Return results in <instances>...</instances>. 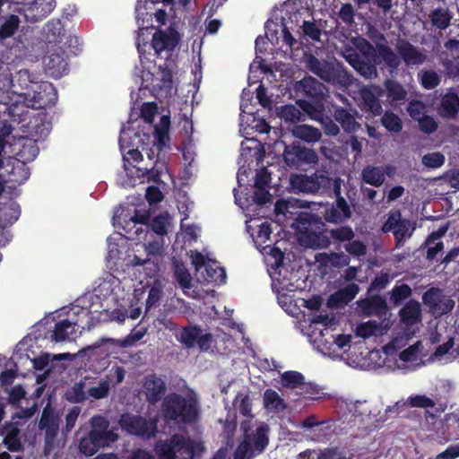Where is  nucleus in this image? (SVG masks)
<instances>
[{"mask_svg": "<svg viewBox=\"0 0 459 459\" xmlns=\"http://www.w3.org/2000/svg\"><path fill=\"white\" fill-rule=\"evenodd\" d=\"M355 12L351 4L347 3L342 5L338 17L342 20L345 24L351 25L354 22Z\"/></svg>", "mask_w": 459, "mask_h": 459, "instance_id": "64", "label": "nucleus"}, {"mask_svg": "<svg viewBox=\"0 0 459 459\" xmlns=\"http://www.w3.org/2000/svg\"><path fill=\"white\" fill-rule=\"evenodd\" d=\"M299 394L306 400H318L323 398L325 394L319 385L304 381L299 388Z\"/></svg>", "mask_w": 459, "mask_h": 459, "instance_id": "42", "label": "nucleus"}, {"mask_svg": "<svg viewBox=\"0 0 459 459\" xmlns=\"http://www.w3.org/2000/svg\"><path fill=\"white\" fill-rule=\"evenodd\" d=\"M143 389L146 400L150 404H156L166 391L165 382L156 374H150L144 377Z\"/></svg>", "mask_w": 459, "mask_h": 459, "instance_id": "18", "label": "nucleus"}, {"mask_svg": "<svg viewBox=\"0 0 459 459\" xmlns=\"http://www.w3.org/2000/svg\"><path fill=\"white\" fill-rule=\"evenodd\" d=\"M295 134L298 137L307 143L318 142L322 136L319 129L307 125L297 126Z\"/></svg>", "mask_w": 459, "mask_h": 459, "instance_id": "38", "label": "nucleus"}, {"mask_svg": "<svg viewBox=\"0 0 459 459\" xmlns=\"http://www.w3.org/2000/svg\"><path fill=\"white\" fill-rule=\"evenodd\" d=\"M44 65L46 73L56 79L62 77L69 70L65 52L61 48L45 56Z\"/></svg>", "mask_w": 459, "mask_h": 459, "instance_id": "17", "label": "nucleus"}, {"mask_svg": "<svg viewBox=\"0 0 459 459\" xmlns=\"http://www.w3.org/2000/svg\"><path fill=\"white\" fill-rule=\"evenodd\" d=\"M340 178H335L332 186L333 192L336 196L335 202L325 206L323 216L325 220L331 223L340 224L351 217V210L346 199L341 195Z\"/></svg>", "mask_w": 459, "mask_h": 459, "instance_id": "11", "label": "nucleus"}, {"mask_svg": "<svg viewBox=\"0 0 459 459\" xmlns=\"http://www.w3.org/2000/svg\"><path fill=\"white\" fill-rule=\"evenodd\" d=\"M386 97L392 101H401L407 98V91L397 81L386 79L384 82Z\"/></svg>", "mask_w": 459, "mask_h": 459, "instance_id": "31", "label": "nucleus"}, {"mask_svg": "<svg viewBox=\"0 0 459 459\" xmlns=\"http://www.w3.org/2000/svg\"><path fill=\"white\" fill-rule=\"evenodd\" d=\"M306 67L321 80L334 86L348 87L352 83L353 77L346 67L337 60H319L311 53H305Z\"/></svg>", "mask_w": 459, "mask_h": 459, "instance_id": "4", "label": "nucleus"}, {"mask_svg": "<svg viewBox=\"0 0 459 459\" xmlns=\"http://www.w3.org/2000/svg\"><path fill=\"white\" fill-rule=\"evenodd\" d=\"M363 309L368 316L375 315L381 317L387 312V304L383 297L376 295L366 301Z\"/></svg>", "mask_w": 459, "mask_h": 459, "instance_id": "27", "label": "nucleus"}, {"mask_svg": "<svg viewBox=\"0 0 459 459\" xmlns=\"http://www.w3.org/2000/svg\"><path fill=\"white\" fill-rule=\"evenodd\" d=\"M24 100L28 101V106L35 108L46 109L56 105L57 101V92L55 86L48 82H39L32 84L31 91L20 93Z\"/></svg>", "mask_w": 459, "mask_h": 459, "instance_id": "10", "label": "nucleus"}, {"mask_svg": "<svg viewBox=\"0 0 459 459\" xmlns=\"http://www.w3.org/2000/svg\"><path fill=\"white\" fill-rule=\"evenodd\" d=\"M358 49L360 54H350L346 56V61L365 79L377 78V66L382 63L392 72L397 70L401 65L397 55L385 44L377 43L374 47L369 41L363 39Z\"/></svg>", "mask_w": 459, "mask_h": 459, "instance_id": "1", "label": "nucleus"}, {"mask_svg": "<svg viewBox=\"0 0 459 459\" xmlns=\"http://www.w3.org/2000/svg\"><path fill=\"white\" fill-rule=\"evenodd\" d=\"M283 160L290 168L299 169L303 166L316 165L318 155L313 149L293 143L285 147Z\"/></svg>", "mask_w": 459, "mask_h": 459, "instance_id": "12", "label": "nucleus"}, {"mask_svg": "<svg viewBox=\"0 0 459 459\" xmlns=\"http://www.w3.org/2000/svg\"><path fill=\"white\" fill-rule=\"evenodd\" d=\"M330 237L338 243L350 242L355 237L353 230L350 226H341L329 231Z\"/></svg>", "mask_w": 459, "mask_h": 459, "instance_id": "48", "label": "nucleus"}, {"mask_svg": "<svg viewBox=\"0 0 459 459\" xmlns=\"http://www.w3.org/2000/svg\"><path fill=\"white\" fill-rule=\"evenodd\" d=\"M73 328V324L68 319L61 320L56 324L51 339L56 342H64L73 333V330L69 331Z\"/></svg>", "mask_w": 459, "mask_h": 459, "instance_id": "40", "label": "nucleus"}, {"mask_svg": "<svg viewBox=\"0 0 459 459\" xmlns=\"http://www.w3.org/2000/svg\"><path fill=\"white\" fill-rule=\"evenodd\" d=\"M396 50L399 59H403L408 66L422 65L427 59V56L422 51L406 39H402L397 41Z\"/></svg>", "mask_w": 459, "mask_h": 459, "instance_id": "16", "label": "nucleus"}, {"mask_svg": "<svg viewBox=\"0 0 459 459\" xmlns=\"http://www.w3.org/2000/svg\"><path fill=\"white\" fill-rule=\"evenodd\" d=\"M382 329L381 323L375 320H369L361 323L356 328V335L363 339H367L372 335H376Z\"/></svg>", "mask_w": 459, "mask_h": 459, "instance_id": "41", "label": "nucleus"}, {"mask_svg": "<svg viewBox=\"0 0 459 459\" xmlns=\"http://www.w3.org/2000/svg\"><path fill=\"white\" fill-rule=\"evenodd\" d=\"M361 176L363 182L376 187L382 186L385 181V173L380 167L366 166L362 169Z\"/></svg>", "mask_w": 459, "mask_h": 459, "instance_id": "28", "label": "nucleus"}, {"mask_svg": "<svg viewBox=\"0 0 459 459\" xmlns=\"http://www.w3.org/2000/svg\"><path fill=\"white\" fill-rule=\"evenodd\" d=\"M4 445L10 452L22 451L23 446L20 438V429L14 425L4 428Z\"/></svg>", "mask_w": 459, "mask_h": 459, "instance_id": "26", "label": "nucleus"}, {"mask_svg": "<svg viewBox=\"0 0 459 459\" xmlns=\"http://www.w3.org/2000/svg\"><path fill=\"white\" fill-rule=\"evenodd\" d=\"M159 70L160 72V89H164L167 91H170L173 86L172 71L167 66L161 65H160Z\"/></svg>", "mask_w": 459, "mask_h": 459, "instance_id": "62", "label": "nucleus"}, {"mask_svg": "<svg viewBox=\"0 0 459 459\" xmlns=\"http://www.w3.org/2000/svg\"><path fill=\"white\" fill-rule=\"evenodd\" d=\"M180 36L176 30H171L169 33L163 30H158L153 34L152 47L157 55L162 51H172L179 43Z\"/></svg>", "mask_w": 459, "mask_h": 459, "instance_id": "19", "label": "nucleus"}, {"mask_svg": "<svg viewBox=\"0 0 459 459\" xmlns=\"http://www.w3.org/2000/svg\"><path fill=\"white\" fill-rule=\"evenodd\" d=\"M110 390V383L107 379H101L97 385L88 388L87 394L94 399L108 397Z\"/></svg>", "mask_w": 459, "mask_h": 459, "instance_id": "51", "label": "nucleus"}, {"mask_svg": "<svg viewBox=\"0 0 459 459\" xmlns=\"http://www.w3.org/2000/svg\"><path fill=\"white\" fill-rule=\"evenodd\" d=\"M361 108L366 112L377 117L382 114L383 108L377 95L370 88L360 90Z\"/></svg>", "mask_w": 459, "mask_h": 459, "instance_id": "24", "label": "nucleus"}, {"mask_svg": "<svg viewBox=\"0 0 459 459\" xmlns=\"http://www.w3.org/2000/svg\"><path fill=\"white\" fill-rule=\"evenodd\" d=\"M304 376L298 371L289 370L281 375V384L283 387L290 389L300 388L304 384Z\"/></svg>", "mask_w": 459, "mask_h": 459, "instance_id": "36", "label": "nucleus"}, {"mask_svg": "<svg viewBox=\"0 0 459 459\" xmlns=\"http://www.w3.org/2000/svg\"><path fill=\"white\" fill-rule=\"evenodd\" d=\"M359 291V287L356 283H349L330 296L329 303L335 307L347 305L354 299Z\"/></svg>", "mask_w": 459, "mask_h": 459, "instance_id": "25", "label": "nucleus"}, {"mask_svg": "<svg viewBox=\"0 0 459 459\" xmlns=\"http://www.w3.org/2000/svg\"><path fill=\"white\" fill-rule=\"evenodd\" d=\"M390 281V276L387 273H381L377 275L368 287V292L380 291L385 289Z\"/></svg>", "mask_w": 459, "mask_h": 459, "instance_id": "61", "label": "nucleus"}, {"mask_svg": "<svg viewBox=\"0 0 459 459\" xmlns=\"http://www.w3.org/2000/svg\"><path fill=\"white\" fill-rule=\"evenodd\" d=\"M203 333L202 329L198 325H188L182 329L180 332L179 341L186 348H193L198 339V336Z\"/></svg>", "mask_w": 459, "mask_h": 459, "instance_id": "35", "label": "nucleus"}, {"mask_svg": "<svg viewBox=\"0 0 459 459\" xmlns=\"http://www.w3.org/2000/svg\"><path fill=\"white\" fill-rule=\"evenodd\" d=\"M333 117L347 134H353L360 127L354 115L343 107H335Z\"/></svg>", "mask_w": 459, "mask_h": 459, "instance_id": "22", "label": "nucleus"}, {"mask_svg": "<svg viewBox=\"0 0 459 459\" xmlns=\"http://www.w3.org/2000/svg\"><path fill=\"white\" fill-rule=\"evenodd\" d=\"M233 409L231 411H238L241 415L247 418H252V403L248 394L238 393L233 400Z\"/></svg>", "mask_w": 459, "mask_h": 459, "instance_id": "34", "label": "nucleus"}, {"mask_svg": "<svg viewBox=\"0 0 459 459\" xmlns=\"http://www.w3.org/2000/svg\"><path fill=\"white\" fill-rule=\"evenodd\" d=\"M430 19L433 26L445 30L450 25L452 17L447 10L437 8L431 12Z\"/></svg>", "mask_w": 459, "mask_h": 459, "instance_id": "44", "label": "nucleus"}, {"mask_svg": "<svg viewBox=\"0 0 459 459\" xmlns=\"http://www.w3.org/2000/svg\"><path fill=\"white\" fill-rule=\"evenodd\" d=\"M145 330H132L131 333L122 340L102 337L98 339L91 345L87 347V350L94 351L97 349L103 348V352L106 355H110L117 352L120 348H127L134 346L139 342L145 334Z\"/></svg>", "mask_w": 459, "mask_h": 459, "instance_id": "14", "label": "nucleus"}, {"mask_svg": "<svg viewBox=\"0 0 459 459\" xmlns=\"http://www.w3.org/2000/svg\"><path fill=\"white\" fill-rule=\"evenodd\" d=\"M418 77L421 86L426 90L435 89L441 82L440 76L433 70L421 71L419 73Z\"/></svg>", "mask_w": 459, "mask_h": 459, "instance_id": "45", "label": "nucleus"}, {"mask_svg": "<svg viewBox=\"0 0 459 459\" xmlns=\"http://www.w3.org/2000/svg\"><path fill=\"white\" fill-rule=\"evenodd\" d=\"M118 424L126 433L143 439L153 437L158 430L157 418L147 419L130 412L122 413L119 417Z\"/></svg>", "mask_w": 459, "mask_h": 459, "instance_id": "8", "label": "nucleus"}, {"mask_svg": "<svg viewBox=\"0 0 459 459\" xmlns=\"http://www.w3.org/2000/svg\"><path fill=\"white\" fill-rule=\"evenodd\" d=\"M39 152V148L37 144V140L27 137L20 139V149L16 153L19 163L13 167L11 172L12 181L21 185L30 178V173L26 163L34 160Z\"/></svg>", "mask_w": 459, "mask_h": 459, "instance_id": "9", "label": "nucleus"}, {"mask_svg": "<svg viewBox=\"0 0 459 459\" xmlns=\"http://www.w3.org/2000/svg\"><path fill=\"white\" fill-rule=\"evenodd\" d=\"M407 112L414 121H419L427 115V106L421 100H411L408 103Z\"/></svg>", "mask_w": 459, "mask_h": 459, "instance_id": "49", "label": "nucleus"}, {"mask_svg": "<svg viewBox=\"0 0 459 459\" xmlns=\"http://www.w3.org/2000/svg\"><path fill=\"white\" fill-rule=\"evenodd\" d=\"M163 420L169 423L192 425L200 419L201 405L195 393L169 394L161 403Z\"/></svg>", "mask_w": 459, "mask_h": 459, "instance_id": "2", "label": "nucleus"}, {"mask_svg": "<svg viewBox=\"0 0 459 459\" xmlns=\"http://www.w3.org/2000/svg\"><path fill=\"white\" fill-rule=\"evenodd\" d=\"M299 241L307 247L326 248L331 241L325 234V223L318 215L303 212L295 219Z\"/></svg>", "mask_w": 459, "mask_h": 459, "instance_id": "3", "label": "nucleus"}, {"mask_svg": "<svg viewBox=\"0 0 459 459\" xmlns=\"http://www.w3.org/2000/svg\"><path fill=\"white\" fill-rule=\"evenodd\" d=\"M295 90L304 96L303 100H297V104L308 117H318L325 111L328 90L323 82L313 76H305L296 83Z\"/></svg>", "mask_w": 459, "mask_h": 459, "instance_id": "5", "label": "nucleus"}, {"mask_svg": "<svg viewBox=\"0 0 459 459\" xmlns=\"http://www.w3.org/2000/svg\"><path fill=\"white\" fill-rule=\"evenodd\" d=\"M205 271L209 281L219 284L225 282L226 272L222 267L216 265L215 263L207 264L205 265Z\"/></svg>", "mask_w": 459, "mask_h": 459, "instance_id": "50", "label": "nucleus"}, {"mask_svg": "<svg viewBox=\"0 0 459 459\" xmlns=\"http://www.w3.org/2000/svg\"><path fill=\"white\" fill-rule=\"evenodd\" d=\"M117 428L112 427L110 429L104 431H95V435L99 443L100 448L110 446L113 443L118 440L119 436L117 433Z\"/></svg>", "mask_w": 459, "mask_h": 459, "instance_id": "47", "label": "nucleus"}, {"mask_svg": "<svg viewBox=\"0 0 459 459\" xmlns=\"http://www.w3.org/2000/svg\"><path fill=\"white\" fill-rule=\"evenodd\" d=\"M157 104L155 102H144L141 108V117L147 124H152L157 114Z\"/></svg>", "mask_w": 459, "mask_h": 459, "instance_id": "59", "label": "nucleus"}, {"mask_svg": "<svg viewBox=\"0 0 459 459\" xmlns=\"http://www.w3.org/2000/svg\"><path fill=\"white\" fill-rule=\"evenodd\" d=\"M344 249L353 256H363L367 254V246L360 240L352 239L344 244Z\"/></svg>", "mask_w": 459, "mask_h": 459, "instance_id": "57", "label": "nucleus"}, {"mask_svg": "<svg viewBox=\"0 0 459 459\" xmlns=\"http://www.w3.org/2000/svg\"><path fill=\"white\" fill-rule=\"evenodd\" d=\"M423 303L435 317H441L450 313L455 307V300L443 294L437 287L429 288L422 295Z\"/></svg>", "mask_w": 459, "mask_h": 459, "instance_id": "13", "label": "nucleus"}, {"mask_svg": "<svg viewBox=\"0 0 459 459\" xmlns=\"http://www.w3.org/2000/svg\"><path fill=\"white\" fill-rule=\"evenodd\" d=\"M409 404L415 408H432L435 406V402L425 394H417L410 396Z\"/></svg>", "mask_w": 459, "mask_h": 459, "instance_id": "58", "label": "nucleus"}, {"mask_svg": "<svg viewBox=\"0 0 459 459\" xmlns=\"http://www.w3.org/2000/svg\"><path fill=\"white\" fill-rule=\"evenodd\" d=\"M20 25L17 15H10L0 26V39H5L14 35Z\"/></svg>", "mask_w": 459, "mask_h": 459, "instance_id": "46", "label": "nucleus"}, {"mask_svg": "<svg viewBox=\"0 0 459 459\" xmlns=\"http://www.w3.org/2000/svg\"><path fill=\"white\" fill-rule=\"evenodd\" d=\"M325 111H321L318 117H309L311 119L320 122L325 134L328 136H336L340 133L339 126L328 116H325Z\"/></svg>", "mask_w": 459, "mask_h": 459, "instance_id": "43", "label": "nucleus"}, {"mask_svg": "<svg viewBox=\"0 0 459 459\" xmlns=\"http://www.w3.org/2000/svg\"><path fill=\"white\" fill-rule=\"evenodd\" d=\"M292 104L284 105L281 108L279 115L285 123L296 124L305 120V114Z\"/></svg>", "mask_w": 459, "mask_h": 459, "instance_id": "33", "label": "nucleus"}, {"mask_svg": "<svg viewBox=\"0 0 459 459\" xmlns=\"http://www.w3.org/2000/svg\"><path fill=\"white\" fill-rule=\"evenodd\" d=\"M334 178L325 169H317L311 175L292 174L290 178L291 188L295 193L316 194L326 192L332 188Z\"/></svg>", "mask_w": 459, "mask_h": 459, "instance_id": "7", "label": "nucleus"}, {"mask_svg": "<svg viewBox=\"0 0 459 459\" xmlns=\"http://www.w3.org/2000/svg\"><path fill=\"white\" fill-rule=\"evenodd\" d=\"M446 158L441 152H429L425 154L422 159V164L430 169H437L444 165Z\"/></svg>", "mask_w": 459, "mask_h": 459, "instance_id": "56", "label": "nucleus"}, {"mask_svg": "<svg viewBox=\"0 0 459 459\" xmlns=\"http://www.w3.org/2000/svg\"><path fill=\"white\" fill-rule=\"evenodd\" d=\"M264 405L275 412L283 411L287 408L285 401L273 389H266L264 394Z\"/></svg>", "mask_w": 459, "mask_h": 459, "instance_id": "29", "label": "nucleus"}, {"mask_svg": "<svg viewBox=\"0 0 459 459\" xmlns=\"http://www.w3.org/2000/svg\"><path fill=\"white\" fill-rule=\"evenodd\" d=\"M382 126L390 133H400L403 129V121L398 115L392 111H385L381 117Z\"/></svg>", "mask_w": 459, "mask_h": 459, "instance_id": "37", "label": "nucleus"}, {"mask_svg": "<svg viewBox=\"0 0 459 459\" xmlns=\"http://www.w3.org/2000/svg\"><path fill=\"white\" fill-rule=\"evenodd\" d=\"M184 446V437L174 435L169 443H164L160 447V455L164 459H176L177 452Z\"/></svg>", "mask_w": 459, "mask_h": 459, "instance_id": "30", "label": "nucleus"}, {"mask_svg": "<svg viewBox=\"0 0 459 459\" xmlns=\"http://www.w3.org/2000/svg\"><path fill=\"white\" fill-rule=\"evenodd\" d=\"M50 132V125L48 122H45L43 119H36L35 125L33 126V132L31 133L32 136L36 137L37 141L39 139H44L48 136Z\"/></svg>", "mask_w": 459, "mask_h": 459, "instance_id": "63", "label": "nucleus"}, {"mask_svg": "<svg viewBox=\"0 0 459 459\" xmlns=\"http://www.w3.org/2000/svg\"><path fill=\"white\" fill-rule=\"evenodd\" d=\"M301 29L306 38L316 42L321 40L322 29L315 21H304Z\"/></svg>", "mask_w": 459, "mask_h": 459, "instance_id": "52", "label": "nucleus"}, {"mask_svg": "<svg viewBox=\"0 0 459 459\" xmlns=\"http://www.w3.org/2000/svg\"><path fill=\"white\" fill-rule=\"evenodd\" d=\"M99 443L95 435V431H89L82 437L79 442V451L86 456H91L100 450Z\"/></svg>", "mask_w": 459, "mask_h": 459, "instance_id": "32", "label": "nucleus"}, {"mask_svg": "<svg viewBox=\"0 0 459 459\" xmlns=\"http://www.w3.org/2000/svg\"><path fill=\"white\" fill-rule=\"evenodd\" d=\"M410 221L402 218L399 210L392 211L382 227L385 233L392 232L394 237L395 246L400 247L403 245L406 237H410Z\"/></svg>", "mask_w": 459, "mask_h": 459, "instance_id": "15", "label": "nucleus"}, {"mask_svg": "<svg viewBox=\"0 0 459 459\" xmlns=\"http://www.w3.org/2000/svg\"><path fill=\"white\" fill-rule=\"evenodd\" d=\"M400 321L412 326L421 321V307L419 301L410 299L399 311Z\"/></svg>", "mask_w": 459, "mask_h": 459, "instance_id": "21", "label": "nucleus"}, {"mask_svg": "<svg viewBox=\"0 0 459 459\" xmlns=\"http://www.w3.org/2000/svg\"><path fill=\"white\" fill-rule=\"evenodd\" d=\"M84 382L80 381L68 388L65 392V399L74 403H82L87 399V391L84 390Z\"/></svg>", "mask_w": 459, "mask_h": 459, "instance_id": "39", "label": "nucleus"}, {"mask_svg": "<svg viewBox=\"0 0 459 459\" xmlns=\"http://www.w3.org/2000/svg\"><path fill=\"white\" fill-rule=\"evenodd\" d=\"M420 130L424 134H433L438 127L437 122L431 116L426 115L418 121Z\"/></svg>", "mask_w": 459, "mask_h": 459, "instance_id": "60", "label": "nucleus"}, {"mask_svg": "<svg viewBox=\"0 0 459 459\" xmlns=\"http://www.w3.org/2000/svg\"><path fill=\"white\" fill-rule=\"evenodd\" d=\"M15 82L24 91H31L32 84L39 82L35 81V76L27 69H22L17 73Z\"/></svg>", "mask_w": 459, "mask_h": 459, "instance_id": "53", "label": "nucleus"}, {"mask_svg": "<svg viewBox=\"0 0 459 459\" xmlns=\"http://www.w3.org/2000/svg\"><path fill=\"white\" fill-rule=\"evenodd\" d=\"M243 439L234 452V459H253L262 454L269 443V426L262 422L255 431H250L249 421L241 423Z\"/></svg>", "mask_w": 459, "mask_h": 459, "instance_id": "6", "label": "nucleus"}, {"mask_svg": "<svg viewBox=\"0 0 459 459\" xmlns=\"http://www.w3.org/2000/svg\"><path fill=\"white\" fill-rule=\"evenodd\" d=\"M412 290L408 284L395 285L391 292V300L394 305L400 304L411 296Z\"/></svg>", "mask_w": 459, "mask_h": 459, "instance_id": "54", "label": "nucleus"}, {"mask_svg": "<svg viewBox=\"0 0 459 459\" xmlns=\"http://www.w3.org/2000/svg\"><path fill=\"white\" fill-rule=\"evenodd\" d=\"M55 8L54 0H34L26 10V18L34 22L46 18Z\"/></svg>", "mask_w": 459, "mask_h": 459, "instance_id": "20", "label": "nucleus"}, {"mask_svg": "<svg viewBox=\"0 0 459 459\" xmlns=\"http://www.w3.org/2000/svg\"><path fill=\"white\" fill-rule=\"evenodd\" d=\"M459 113V97L455 92L446 93L440 100L438 114L443 118H454Z\"/></svg>", "mask_w": 459, "mask_h": 459, "instance_id": "23", "label": "nucleus"}, {"mask_svg": "<svg viewBox=\"0 0 459 459\" xmlns=\"http://www.w3.org/2000/svg\"><path fill=\"white\" fill-rule=\"evenodd\" d=\"M174 274L176 281L182 288L189 289L191 287V275L183 264L177 263L175 264Z\"/></svg>", "mask_w": 459, "mask_h": 459, "instance_id": "55", "label": "nucleus"}]
</instances>
